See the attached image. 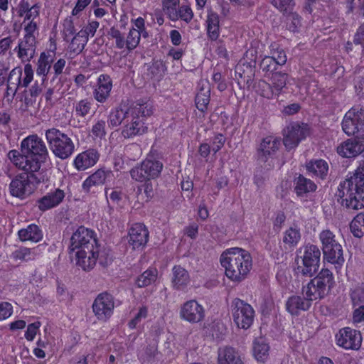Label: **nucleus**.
Returning a JSON list of instances; mask_svg holds the SVG:
<instances>
[{"label":"nucleus","instance_id":"obj_60","mask_svg":"<svg viewBox=\"0 0 364 364\" xmlns=\"http://www.w3.org/2000/svg\"><path fill=\"white\" fill-rule=\"evenodd\" d=\"M106 122L105 120H98L92 127V134L95 137L102 138L106 135Z\"/></svg>","mask_w":364,"mask_h":364},{"label":"nucleus","instance_id":"obj_46","mask_svg":"<svg viewBox=\"0 0 364 364\" xmlns=\"http://www.w3.org/2000/svg\"><path fill=\"white\" fill-rule=\"evenodd\" d=\"M157 277L156 269H148L144 272L136 280V285L139 287H145L154 282Z\"/></svg>","mask_w":364,"mask_h":364},{"label":"nucleus","instance_id":"obj_27","mask_svg":"<svg viewBox=\"0 0 364 364\" xmlns=\"http://www.w3.org/2000/svg\"><path fill=\"white\" fill-rule=\"evenodd\" d=\"M65 193L60 188L48 193L37 200L38 208L41 211H46L58 205L63 200Z\"/></svg>","mask_w":364,"mask_h":364},{"label":"nucleus","instance_id":"obj_17","mask_svg":"<svg viewBox=\"0 0 364 364\" xmlns=\"http://www.w3.org/2000/svg\"><path fill=\"white\" fill-rule=\"evenodd\" d=\"M92 308L99 321H107L113 314L114 297L107 292L100 293L94 300Z\"/></svg>","mask_w":364,"mask_h":364},{"label":"nucleus","instance_id":"obj_45","mask_svg":"<svg viewBox=\"0 0 364 364\" xmlns=\"http://www.w3.org/2000/svg\"><path fill=\"white\" fill-rule=\"evenodd\" d=\"M350 232L354 237L360 238L364 235V211L358 213L350 222Z\"/></svg>","mask_w":364,"mask_h":364},{"label":"nucleus","instance_id":"obj_5","mask_svg":"<svg viewBox=\"0 0 364 364\" xmlns=\"http://www.w3.org/2000/svg\"><path fill=\"white\" fill-rule=\"evenodd\" d=\"M48 180L46 172H31L17 175L9 185L11 196L24 199L30 196L36 189L37 186Z\"/></svg>","mask_w":364,"mask_h":364},{"label":"nucleus","instance_id":"obj_11","mask_svg":"<svg viewBox=\"0 0 364 364\" xmlns=\"http://www.w3.org/2000/svg\"><path fill=\"white\" fill-rule=\"evenodd\" d=\"M33 78V70L31 64H26L23 70L21 67H16L9 74L8 90H11V95L14 96L18 90L26 88Z\"/></svg>","mask_w":364,"mask_h":364},{"label":"nucleus","instance_id":"obj_36","mask_svg":"<svg viewBox=\"0 0 364 364\" xmlns=\"http://www.w3.org/2000/svg\"><path fill=\"white\" fill-rule=\"evenodd\" d=\"M199 87L200 90L195 98L196 105L199 111L205 112L210 102V87L208 82H201Z\"/></svg>","mask_w":364,"mask_h":364},{"label":"nucleus","instance_id":"obj_24","mask_svg":"<svg viewBox=\"0 0 364 364\" xmlns=\"http://www.w3.org/2000/svg\"><path fill=\"white\" fill-rule=\"evenodd\" d=\"M100 156L97 149H88L75 156L73 165L77 171H85L95 166L97 163Z\"/></svg>","mask_w":364,"mask_h":364},{"label":"nucleus","instance_id":"obj_4","mask_svg":"<svg viewBox=\"0 0 364 364\" xmlns=\"http://www.w3.org/2000/svg\"><path fill=\"white\" fill-rule=\"evenodd\" d=\"M151 101H138L130 107V113L122 126L121 134L125 139L141 136L148 132L146 119L154 114Z\"/></svg>","mask_w":364,"mask_h":364},{"label":"nucleus","instance_id":"obj_49","mask_svg":"<svg viewBox=\"0 0 364 364\" xmlns=\"http://www.w3.org/2000/svg\"><path fill=\"white\" fill-rule=\"evenodd\" d=\"M270 54V57L274 60L278 65H283L286 63L287 60L286 53L278 44H271Z\"/></svg>","mask_w":364,"mask_h":364},{"label":"nucleus","instance_id":"obj_35","mask_svg":"<svg viewBox=\"0 0 364 364\" xmlns=\"http://www.w3.org/2000/svg\"><path fill=\"white\" fill-rule=\"evenodd\" d=\"M18 235L21 241L38 242L43 238L41 229L36 224L28 225L26 228L18 230Z\"/></svg>","mask_w":364,"mask_h":364},{"label":"nucleus","instance_id":"obj_43","mask_svg":"<svg viewBox=\"0 0 364 364\" xmlns=\"http://www.w3.org/2000/svg\"><path fill=\"white\" fill-rule=\"evenodd\" d=\"M288 80V75L282 72H274L272 73L270 81L272 86L279 96L284 87H285Z\"/></svg>","mask_w":364,"mask_h":364},{"label":"nucleus","instance_id":"obj_42","mask_svg":"<svg viewBox=\"0 0 364 364\" xmlns=\"http://www.w3.org/2000/svg\"><path fill=\"white\" fill-rule=\"evenodd\" d=\"M255 89L259 95L264 98L271 100L278 97L277 93L274 92L272 84L268 83L264 80H258L255 85Z\"/></svg>","mask_w":364,"mask_h":364},{"label":"nucleus","instance_id":"obj_31","mask_svg":"<svg viewBox=\"0 0 364 364\" xmlns=\"http://www.w3.org/2000/svg\"><path fill=\"white\" fill-rule=\"evenodd\" d=\"M218 364H243V361L234 348L225 346L218 349Z\"/></svg>","mask_w":364,"mask_h":364},{"label":"nucleus","instance_id":"obj_61","mask_svg":"<svg viewBox=\"0 0 364 364\" xmlns=\"http://www.w3.org/2000/svg\"><path fill=\"white\" fill-rule=\"evenodd\" d=\"M39 9L40 7L36 4L32 6L31 7H29L28 4H26V6H23V11L26 13L24 21H33L36 17L39 16Z\"/></svg>","mask_w":364,"mask_h":364},{"label":"nucleus","instance_id":"obj_19","mask_svg":"<svg viewBox=\"0 0 364 364\" xmlns=\"http://www.w3.org/2000/svg\"><path fill=\"white\" fill-rule=\"evenodd\" d=\"M309 134V127L306 124H300L298 122L291 123L284 129V145L287 150L296 147L299 142Z\"/></svg>","mask_w":364,"mask_h":364},{"label":"nucleus","instance_id":"obj_21","mask_svg":"<svg viewBox=\"0 0 364 364\" xmlns=\"http://www.w3.org/2000/svg\"><path fill=\"white\" fill-rule=\"evenodd\" d=\"M113 178L114 173L111 170L105 168H98L82 182V190L86 193L93 192L92 188L105 185Z\"/></svg>","mask_w":364,"mask_h":364},{"label":"nucleus","instance_id":"obj_32","mask_svg":"<svg viewBox=\"0 0 364 364\" xmlns=\"http://www.w3.org/2000/svg\"><path fill=\"white\" fill-rule=\"evenodd\" d=\"M189 282L188 272L181 266H174L172 269V287L178 291L183 290Z\"/></svg>","mask_w":364,"mask_h":364},{"label":"nucleus","instance_id":"obj_16","mask_svg":"<svg viewBox=\"0 0 364 364\" xmlns=\"http://www.w3.org/2000/svg\"><path fill=\"white\" fill-rule=\"evenodd\" d=\"M362 340L360 332L350 327L341 328L335 335L336 345L345 350H358L361 347Z\"/></svg>","mask_w":364,"mask_h":364},{"label":"nucleus","instance_id":"obj_51","mask_svg":"<svg viewBox=\"0 0 364 364\" xmlns=\"http://www.w3.org/2000/svg\"><path fill=\"white\" fill-rule=\"evenodd\" d=\"M92 102L88 99H83L77 102L75 107V113L77 117H85L91 109Z\"/></svg>","mask_w":364,"mask_h":364},{"label":"nucleus","instance_id":"obj_29","mask_svg":"<svg viewBox=\"0 0 364 364\" xmlns=\"http://www.w3.org/2000/svg\"><path fill=\"white\" fill-rule=\"evenodd\" d=\"M235 79L240 87L242 85L250 87L252 85L255 70L250 63L237 64L235 69Z\"/></svg>","mask_w":364,"mask_h":364},{"label":"nucleus","instance_id":"obj_14","mask_svg":"<svg viewBox=\"0 0 364 364\" xmlns=\"http://www.w3.org/2000/svg\"><path fill=\"white\" fill-rule=\"evenodd\" d=\"M95 247L98 246L95 232L82 225L73 233L68 250L69 253L71 254L80 249L94 248Z\"/></svg>","mask_w":364,"mask_h":364},{"label":"nucleus","instance_id":"obj_41","mask_svg":"<svg viewBox=\"0 0 364 364\" xmlns=\"http://www.w3.org/2000/svg\"><path fill=\"white\" fill-rule=\"evenodd\" d=\"M269 346L264 338H258L254 341L253 353L257 360L264 362L269 356Z\"/></svg>","mask_w":364,"mask_h":364},{"label":"nucleus","instance_id":"obj_10","mask_svg":"<svg viewBox=\"0 0 364 364\" xmlns=\"http://www.w3.org/2000/svg\"><path fill=\"white\" fill-rule=\"evenodd\" d=\"M163 167L161 161L146 158L140 164L133 167L129 173L132 178L136 181H150L159 177Z\"/></svg>","mask_w":364,"mask_h":364},{"label":"nucleus","instance_id":"obj_44","mask_svg":"<svg viewBox=\"0 0 364 364\" xmlns=\"http://www.w3.org/2000/svg\"><path fill=\"white\" fill-rule=\"evenodd\" d=\"M194 16L193 10L189 4H182L176 10L174 18H171V21H176L178 19L189 23Z\"/></svg>","mask_w":364,"mask_h":364},{"label":"nucleus","instance_id":"obj_62","mask_svg":"<svg viewBox=\"0 0 364 364\" xmlns=\"http://www.w3.org/2000/svg\"><path fill=\"white\" fill-rule=\"evenodd\" d=\"M287 14H289L288 21H291L288 26L289 29L291 31L295 32L297 31V28L301 26V18L298 14L293 13L291 11Z\"/></svg>","mask_w":364,"mask_h":364},{"label":"nucleus","instance_id":"obj_2","mask_svg":"<svg viewBox=\"0 0 364 364\" xmlns=\"http://www.w3.org/2000/svg\"><path fill=\"white\" fill-rule=\"evenodd\" d=\"M335 196L337 202L349 212L364 208V160L340 183Z\"/></svg>","mask_w":364,"mask_h":364},{"label":"nucleus","instance_id":"obj_3","mask_svg":"<svg viewBox=\"0 0 364 364\" xmlns=\"http://www.w3.org/2000/svg\"><path fill=\"white\" fill-rule=\"evenodd\" d=\"M220 262L225 268L228 278L238 283L247 277L252 267L250 253L240 247H232L224 251L220 255Z\"/></svg>","mask_w":364,"mask_h":364},{"label":"nucleus","instance_id":"obj_28","mask_svg":"<svg viewBox=\"0 0 364 364\" xmlns=\"http://www.w3.org/2000/svg\"><path fill=\"white\" fill-rule=\"evenodd\" d=\"M36 48V37H25L21 40L18 46L15 48L18 57L23 61H29L34 57Z\"/></svg>","mask_w":364,"mask_h":364},{"label":"nucleus","instance_id":"obj_39","mask_svg":"<svg viewBox=\"0 0 364 364\" xmlns=\"http://www.w3.org/2000/svg\"><path fill=\"white\" fill-rule=\"evenodd\" d=\"M88 40L79 31L71 39L70 45L68 46V53L70 58L79 55L84 49Z\"/></svg>","mask_w":364,"mask_h":364},{"label":"nucleus","instance_id":"obj_48","mask_svg":"<svg viewBox=\"0 0 364 364\" xmlns=\"http://www.w3.org/2000/svg\"><path fill=\"white\" fill-rule=\"evenodd\" d=\"M36 255L34 252V249H30L25 247H19L12 254V257L15 260H21L24 262L33 260L36 258Z\"/></svg>","mask_w":364,"mask_h":364},{"label":"nucleus","instance_id":"obj_18","mask_svg":"<svg viewBox=\"0 0 364 364\" xmlns=\"http://www.w3.org/2000/svg\"><path fill=\"white\" fill-rule=\"evenodd\" d=\"M205 316L203 305L195 299L184 302L180 307L179 317L181 320L194 324L202 322Z\"/></svg>","mask_w":364,"mask_h":364},{"label":"nucleus","instance_id":"obj_59","mask_svg":"<svg viewBox=\"0 0 364 364\" xmlns=\"http://www.w3.org/2000/svg\"><path fill=\"white\" fill-rule=\"evenodd\" d=\"M265 249L274 258H278L280 255H282V247L275 240H269L265 245Z\"/></svg>","mask_w":364,"mask_h":364},{"label":"nucleus","instance_id":"obj_33","mask_svg":"<svg viewBox=\"0 0 364 364\" xmlns=\"http://www.w3.org/2000/svg\"><path fill=\"white\" fill-rule=\"evenodd\" d=\"M306 170L313 176L321 180L326 178L328 173V164L323 159L311 160L306 165Z\"/></svg>","mask_w":364,"mask_h":364},{"label":"nucleus","instance_id":"obj_57","mask_svg":"<svg viewBox=\"0 0 364 364\" xmlns=\"http://www.w3.org/2000/svg\"><path fill=\"white\" fill-rule=\"evenodd\" d=\"M63 34L64 36V40L68 41L69 38L75 33V26L72 18H66L63 21Z\"/></svg>","mask_w":364,"mask_h":364},{"label":"nucleus","instance_id":"obj_25","mask_svg":"<svg viewBox=\"0 0 364 364\" xmlns=\"http://www.w3.org/2000/svg\"><path fill=\"white\" fill-rule=\"evenodd\" d=\"M76 257V263L85 271H90L94 268L96 264L98 252V247L88 249H80L75 251Z\"/></svg>","mask_w":364,"mask_h":364},{"label":"nucleus","instance_id":"obj_47","mask_svg":"<svg viewBox=\"0 0 364 364\" xmlns=\"http://www.w3.org/2000/svg\"><path fill=\"white\" fill-rule=\"evenodd\" d=\"M157 353V344L154 342L140 350L137 355L140 362L146 363L151 361Z\"/></svg>","mask_w":364,"mask_h":364},{"label":"nucleus","instance_id":"obj_58","mask_svg":"<svg viewBox=\"0 0 364 364\" xmlns=\"http://www.w3.org/2000/svg\"><path fill=\"white\" fill-rule=\"evenodd\" d=\"M350 297L353 306L364 305V287H356L352 291Z\"/></svg>","mask_w":364,"mask_h":364},{"label":"nucleus","instance_id":"obj_40","mask_svg":"<svg viewBox=\"0 0 364 364\" xmlns=\"http://www.w3.org/2000/svg\"><path fill=\"white\" fill-rule=\"evenodd\" d=\"M219 16L218 14L210 11L206 20L207 34L212 41L218 39L220 35Z\"/></svg>","mask_w":364,"mask_h":364},{"label":"nucleus","instance_id":"obj_7","mask_svg":"<svg viewBox=\"0 0 364 364\" xmlns=\"http://www.w3.org/2000/svg\"><path fill=\"white\" fill-rule=\"evenodd\" d=\"M46 139L53 154L60 159H68L75 151V144L70 137L56 128L46 131Z\"/></svg>","mask_w":364,"mask_h":364},{"label":"nucleus","instance_id":"obj_12","mask_svg":"<svg viewBox=\"0 0 364 364\" xmlns=\"http://www.w3.org/2000/svg\"><path fill=\"white\" fill-rule=\"evenodd\" d=\"M233 321L240 328L248 329L252 324L255 311L252 306L243 300L236 298L231 304Z\"/></svg>","mask_w":364,"mask_h":364},{"label":"nucleus","instance_id":"obj_56","mask_svg":"<svg viewBox=\"0 0 364 364\" xmlns=\"http://www.w3.org/2000/svg\"><path fill=\"white\" fill-rule=\"evenodd\" d=\"M96 257H97L100 264L103 267L107 266L112 261V255L109 249L104 248L103 250H100L98 248Z\"/></svg>","mask_w":364,"mask_h":364},{"label":"nucleus","instance_id":"obj_34","mask_svg":"<svg viewBox=\"0 0 364 364\" xmlns=\"http://www.w3.org/2000/svg\"><path fill=\"white\" fill-rule=\"evenodd\" d=\"M130 112V107L123 108L122 105L112 109L108 115L107 122L109 127L115 128L122 124L124 125Z\"/></svg>","mask_w":364,"mask_h":364},{"label":"nucleus","instance_id":"obj_30","mask_svg":"<svg viewBox=\"0 0 364 364\" xmlns=\"http://www.w3.org/2000/svg\"><path fill=\"white\" fill-rule=\"evenodd\" d=\"M317 188L316 184L309 178L299 174L294 179V190L298 197L307 196L314 193Z\"/></svg>","mask_w":364,"mask_h":364},{"label":"nucleus","instance_id":"obj_38","mask_svg":"<svg viewBox=\"0 0 364 364\" xmlns=\"http://www.w3.org/2000/svg\"><path fill=\"white\" fill-rule=\"evenodd\" d=\"M301 237L300 229L296 226L290 227L284 232L282 242L287 248L291 249L299 244Z\"/></svg>","mask_w":364,"mask_h":364},{"label":"nucleus","instance_id":"obj_50","mask_svg":"<svg viewBox=\"0 0 364 364\" xmlns=\"http://www.w3.org/2000/svg\"><path fill=\"white\" fill-rule=\"evenodd\" d=\"M141 33L139 30L132 28L129 30L126 40V48L129 50L135 49L139 43Z\"/></svg>","mask_w":364,"mask_h":364},{"label":"nucleus","instance_id":"obj_1","mask_svg":"<svg viewBox=\"0 0 364 364\" xmlns=\"http://www.w3.org/2000/svg\"><path fill=\"white\" fill-rule=\"evenodd\" d=\"M11 162L24 171L46 172L42 168L49 157L45 142L37 134L29 135L21 142V151L10 150L7 154Z\"/></svg>","mask_w":364,"mask_h":364},{"label":"nucleus","instance_id":"obj_55","mask_svg":"<svg viewBox=\"0 0 364 364\" xmlns=\"http://www.w3.org/2000/svg\"><path fill=\"white\" fill-rule=\"evenodd\" d=\"M271 3L275 8L284 14L290 12L294 6L293 0H272Z\"/></svg>","mask_w":364,"mask_h":364},{"label":"nucleus","instance_id":"obj_64","mask_svg":"<svg viewBox=\"0 0 364 364\" xmlns=\"http://www.w3.org/2000/svg\"><path fill=\"white\" fill-rule=\"evenodd\" d=\"M353 43L356 46H360L362 50H364V23L357 29L354 36Z\"/></svg>","mask_w":364,"mask_h":364},{"label":"nucleus","instance_id":"obj_13","mask_svg":"<svg viewBox=\"0 0 364 364\" xmlns=\"http://www.w3.org/2000/svg\"><path fill=\"white\" fill-rule=\"evenodd\" d=\"M281 146V139L274 136L263 138L257 148L255 157L259 164H266L268 168H272V159Z\"/></svg>","mask_w":364,"mask_h":364},{"label":"nucleus","instance_id":"obj_6","mask_svg":"<svg viewBox=\"0 0 364 364\" xmlns=\"http://www.w3.org/2000/svg\"><path fill=\"white\" fill-rule=\"evenodd\" d=\"M321 251L318 246L307 244L297 250L296 262L297 274L312 277L318 272L320 266Z\"/></svg>","mask_w":364,"mask_h":364},{"label":"nucleus","instance_id":"obj_37","mask_svg":"<svg viewBox=\"0 0 364 364\" xmlns=\"http://www.w3.org/2000/svg\"><path fill=\"white\" fill-rule=\"evenodd\" d=\"M53 61V56L50 53L45 52L41 54L38 60L36 74L38 76H42L43 83L47 80V75L50 70Z\"/></svg>","mask_w":364,"mask_h":364},{"label":"nucleus","instance_id":"obj_54","mask_svg":"<svg viewBox=\"0 0 364 364\" xmlns=\"http://www.w3.org/2000/svg\"><path fill=\"white\" fill-rule=\"evenodd\" d=\"M109 35L115 40V46L118 49L126 48V40L124 35L117 28L112 27L109 31Z\"/></svg>","mask_w":364,"mask_h":364},{"label":"nucleus","instance_id":"obj_8","mask_svg":"<svg viewBox=\"0 0 364 364\" xmlns=\"http://www.w3.org/2000/svg\"><path fill=\"white\" fill-rule=\"evenodd\" d=\"M319 240L323 260L334 264L336 269L341 267L345 259L342 246L336 239V235L331 230H324L320 232Z\"/></svg>","mask_w":364,"mask_h":364},{"label":"nucleus","instance_id":"obj_53","mask_svg":"<svg viewBox=\"0 0 364 364\" xmlns=\"http://www.w3.org/2000/svg\"><path fill=\"white\" fill-rule=\"evenodd\" d=\"M180 6V0H164L163 1V10L171 20L174 18V14H176V10Z\"/></svg>","mask_w":364,"mask_h":364},{"label":"nucleus","instance_id":"obj_23","mask_svg":"<svg viewBox=\"0 0 364 364\" xmlns=\"http://www.w3.org/2000/svg\"><path fill=\"white\" fill-rule=\"evenodd\" d=\"M364 151V137L349 139L337 147L338 154L342 157L353 158Z\"/></svg>","mask_w":364,"mask_h":364},{"label":"nucleus","instance_id":"obj_52","mask_svg":"<svg viewBox=\"0 0 364 364\" xmlns=\"http://www.w3.org/2000/svg\"><path fill=\"white\" fill-rule=\"evenodd\" d=\"M279 65L270 56H265L260 62L259 68L264 73V76L274 73Z\"/></svg>","mask_w":364,"mask_h":364},{"label":"nucleus","instance_id":"obj_26","mask_svg":"<svg viewBox=\"0 0 364 364\" xmlns=\"http://www.w3.org/2000/svg\"><path fill=\"white\" fill-rule=\"evenodd\" d=\"M112 88V80L108 75L102 74L97 79L96 88L93 92L94 98L100 103L107 101Z\"/></svg>","mask_w":364,"mask_h":364},{"label":"nucleus","instance_id":"obj_15","mask_svg":"<svg viewBox=\"0 0 364 364\" xmlns=\"http://www.w3.org/2000/svg\"><path fill=\"white\" fill-rule=\"evenodd\" d=\"M342 129L348 136L364 132V109L352 107L342 122Z\"/></svg>","mask_w":364,"mask_h":364},{"label":"nucleus","instance_id":"obj_63","mask_svg":"<svg viewBox=\"0 0 364 364\" xmlns=\"http://www.w3.org/2000/svg\"><path fill=\"white\" fill-rule=\"evenodd\" d=\"M13 314V306L7 301L0 302V321L9 318Z\"/></svg>","mask_w":364,"mask_h":364},{"label":"nucleus","instance_id":"obj_20","mask_svg":"<svg viewBox=\"0 0 364 364\" xmlns=\"http://www.w3.org/2000/svg\"><path fill=\"white\" fill-rule=\"evenodd\" d=\"M302 296L292 295L289 296L285 304L286 310L291 316H297L302 311H307L312 305V301L316 299L306 294V289L303 287L301 289Z\"/></svg>","mask_w":364,"mask_h":364},{"label":"nucleus","instance_id":"obj_22","mask_svg":"<svg viewBox=\"0 0 364 364\" xmlns=\"http://www.w3.org/2000/svg\"><path fill=\"white\" fill-rule=\"evenodd\" d=\"M149 237V232L143 223H134L129 230L128 242L133 250H141L146 245Z\"/></svg>","mask_w":364,"mask_h":364},{"label":"nucleus","instance_id":"obj_9","mask_svg":"<svg viewBox=\"0 0 364 364\" xmlns=\"http://www.w3.org/2000/svg\"><path fill=\"white\" fill-rule=\"evenodd\" d=\"M334 283L332 272L328 269H322L306 286V294L316 300L324 298Z\"/></svg>","mask_w":364,"mask_h":364}]
</instances>
